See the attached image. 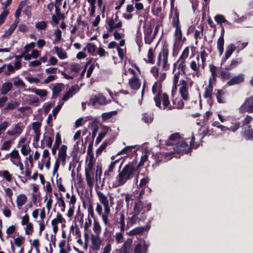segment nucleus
Returning <instances> with one entry per match:
<instances>
[{"instance_id": "nucleus-57", "label": "nucleus", "mask_w": 253, "mask_h": 253, "mask_svg": "<svg viewBox=\"0 0 253 253\" xmlns=\"http://www.w3.org/2000/svg\"><path fill=\"white\" fill-rule=\"evenodd\" d=\"M132 244V239L128 238L124 242V243L122 245V247L129 252L131 249Z\"/></svg>"}, {"instance_id": "nucleus-56", "label": "nucleus", "mask_w": 253, "mask_h": 253, "mask_svg": "<svg viewBox=\"0 0 253 253\" xmlns=\"http://www.w3.org/2000/svg\"><path fill=\"white\" fill-rule=\"evenodd\" d=\"M47 22L43 21L37 22L35 25L36 28L39 30H44L47 27Z\"/></svg>"}, {"instance_id": "nucleus-37", "label": "nucleus", "mask_w": 253, "mask_h": 253, "mask_svg": "<svg viewBox=\"0 0 253 253\" xmlns=\"http://www.w3.org/2000/svg\"><path fill=\"white\" fill-rule=\"evenodd\" d=\"M62 85L61 84H56L54 85L52 88V97L54 98H56L58 94L62 91Z\"/></svg>"}, {"instance_id": "nucleus-43", "label": "nucleus", "mask_w": 253, "mask_h": 253, "mask_svg": "<svg viewBox=\"0 0 253 253\" xmlns=\"http://www.w3.org/2000/svg\"><path fill=\"white\" fill-rule=\"evenodd\" d=\"M235 46L233 44H230L228 45L227 47L226 50L225 51V59H228L232 53L234 52V51L235 50Z\"/></svg>"}, {"instance_id": "nucleus-54", "label": "nucleus", "mask_w": 253, "mask_h": 253, "mask_svg": "<svg viewBox=\"0 0 253 253\" xmlns=\"http://www.w3.org/2000/svg\"><path fill=\"white\" fill-rule=\"evenodd\" d=\"M58 206L60 207V210L62 212H64L66 209V204L63 198L61 197L57 199Z\"/></svg>"}, {"instance_id": "nucleus-40", "label": "nucleus", "mask_w": 253, "mask_h": 253, "mask_svg": "<svg viewBox=\"0 0 253 253\" xmlns=\"http://www.w3.org/2000/svg\"><path fill=\"white\" fill-rule=\"evenodd\" d=\"M0 176L4 178L8 182H11L12 181L13 178L12 174L7 170L0 171Z\"/></svg>"}, {"instance_id": "nucleus-13", "label": "nucleus", "mask_w": 253, "mask_h": 253, "mask_svg": "<svg viewBox=\"0 0 253 253\" xmlns=\"http://www.w3.org/2000/svg\"><path fill=\"white\" fill-rule=\"evenodd\" d=\"M67 151V147L65 145H62L59 148L57 159L61 161V163L63 166H64L66 163V159L68 157Z\"/></svg>"}, {"instance_id": "nucleus-45", "label": "nucleus", "mask_w": 253, "mask_h": 253, "mask_svg": "<svg viewBox=\"0 0 253 253\" xmlns=\"http://www.w3.org/2000/svg\"><path fill=\"white\" fill-rule=\"evenodd\" d=\"M45 201H46V207L47 210L49 211L51 208L53 203L52 194H46Z\"/></svg>"}, {"instance_id": "nucleus-51", "label": "nucleus", "mask_w": 253, "mask_h": 253, "mask_svg": "<svg viewBox=\"0 0 253 253\" xmlns=\"http://www.w3.org/2000/svg\"><path fill=\"white\" fill-rule=\"evenodd\" d=\"M32 91L33 92H34L37 95H39L41 97H44V96H46L47 94V91L44 89L33 88L32 89Z\"/></svg>"}, {"instance_id": "nucleus-21", "label": "nucleus", "mask_w": 253, "mask_h": 253, "mask_svg": "<svg viewBox=\"0 0 253 253\" xmlns=\"http://www.w3.org/2000/svg\"><path fill=\"white\" fill-rule=\"evenodd\" d=\"M106 22L109 26L108 30L109 32H112L115 29L119 28L122 26V22L121 21H119L117 23H115L116 22H114L113 17H112L111 19L107 20Z\"/></svg>"}, {"instance_id": "nucleus-5", "label": "nucleus", "mask_w": 253, "mask_h": 253, "mask_svg": "<svg viewBox=\"0 0 253 253\" xmlns=\"http://www.w3.org/2000/svg\"><path fill=\"white\" fill-rule=\"evenodd\" d=\"M187 79L188 80L187 82L184 80H181L180 81L179 85V92L180 94L182 99L184 100H187L189 98V87H191L193 84V81L190 79L187 78Z\"/></svg>"}, {"instance_id": "nucleus-28", "label": "nucleus", "mask_w": 253, "mask_h": 253, "mask_svg": "<svg viewBox=\"0 0 253 253\" xmlns=\"http://www.w3.org/2000/svg\"><path fill=\"white\" fill-rule=\"evenodd\" d=\"M6 238L8 239L10 238H13L17 233V228L16 225H11L7 227L6 229Z\"/></svg>"}, {"instance_id": "nucleus-46", "label": "nucleus", "mask_w": 253, "mask_h": 253, "mask_svg": "<svg viewBox=\"0 0 253 253\" xmlns=\"http://www.w3.org/2000/svg\"><path fill=\"white\" fill-rule=\"evenodd\" d=\"M34 158L32 153H30L27 156L25 159L24 163L26 165H27L28 167H30L31 168H32L34 166Z\"/></svg>"}, {"instance_id": "nucleus-27", "label": "nucleus", "mask_w": 253, "mask_h": 253, "mask_svg": "<svg viewBox=\"0 0 253 253\" xmlns=\"http://www.w3.org/2000/svg\"><path fill=\"white\" fill-rule=\"evenodd\" d=\"M78 91V88L76 86H72L63 95L62 100L64 101H67L70 98L72 97L74 94Z\"/></svg>"}, {"instance_id": "nucleus-38", "label": "nucleus", "mask_w": 253, "mask_h": 253, "mask_svg": "<svg viewBox=\"0 0 253 253\" xmlns=\"http://www.w3.org/2000/svg\"><path fill=\"white\" fill-rule=\"evenodd\" d=\"M21 153L24 156H27L32 153V150L28 144H23L21 146Z\"/></svg>"}, {"instance_id": "nucleus-41", "label": "nucleus", "mask_w": 253, "mask_h": 253, "mask_svg": "<svg viewBox=\"0 0 253 253\" xmlns=\"http://www.w3.org/2000/svg\"><path fill=\"white\" fill-rule=\"evenodd\" d=\"M21 132V127H13L11 130L7 131V134L10 136L16 137L19 135Z\"/></svg>"}, {"instance_id": "nucleus-59", "label": "nucleus", "mask_w": 253, "mask_h": 253, "mask_svg": "<svg viewBox=\"0 0 253 253\" xmlns=\"http://www.w3.org/2000/svg\"><path fill=\"white\" fill-rule=\"evenodd\" d=\"M40 127H33L35 135L34 137V141L37 143L39 140L41 135L40 133Z\"/></svg>"}, {"instance_id": "nucleus-42", "label": "nucleus", "mask_w": 253, "mask_h": 253, "mask_svg": "<svg viewBox=\"0 0 253 253\" xmlns=\"http://www.w3.org/2000/svg\"><path fill=\"white\" fill-rule=\"evenodd\" d=\"M92 230L94 234L100 235L101 231V226L99 222L96 219L93 220Z\"/></svg>"}, {"instance_id": "nucleus-22", "label": "nucleus", "mask_w": 253, "mask_h": 253, "mask_svg": "<svg viewBox=\"0 0 253 253\" xmlns=\"http://www.w3.org/2000/svg\"><path fill=\"white\" fill-rule=\"evenodd\" d=\"M244 75L243 74H239L236 76L233 77L227 83L228 85L231 86L242 83L244 81Z\"/></svg>"}, {"instance_id": "nucleus-60", "label": "nucleus", "mask_w": 253, "mask_h": 253, "mask_svg": "<svg viewBox=\"0 0 253 253\" xmlns=\"http://www.w3.org/2000/svg\"><path fill=\"white\" fill-rule=\"evenodd\" d=\"M153 118L151 115H149L148 114H144L142 120L146 123L147 124H149L152 122Z\"/></svg>"}, {"instance_id": "nucleus-12", "label": "nucleus", "mask_w": 253, "mask_h": 253, "mask_svg": "<svg viewBox=\"0 0 253 253\" xmlns=\"http://www.w3.org/2000/svg\"><path fill=\"white\" fill-rule=\"evenodd\" d=\"M240 113L253 112V96L247 98L239 108Z\"/></svg>"}, {"instance_id": "nucleus-26", "label": "nucleus", "mask_w": 253, "mask_h": 253, "mask_svg": "<svg viewBox=\"0 0 253 253\" xmlns=\"http://www.w3.org/2000/svg\"><path fill=\"white\" fill-rule=\"evenodd\" d=\"M88 121L86 118H81L77 120L75 123L76 126H80L83 125H87L86 123ZM88 126H90V123L87 124ZM91 126H97V122L95 120L91 122Z\"/></svg>"}, {"instance_id": "nucleus-47", "label": "nucleus", "mask_w": 253, "mask_h": 253, "mask_svg": "<svg viewBox=\"0 0 253 253\" xmlns=\"http://www.w3.org/2000/svg\"><path fill=\"white\" fill-rule=\"evenodd\" d=\"M54 49L59 58L64 59L67 58V55L66 53L65 52L62 48H59L58 46H55L54 47Z\"/></svg>"}, {"instance_id": "nucleus-7", "label": "nucleus", "mask_w": 253, "mask_h": 253, "mask_svg": "<svg viewBox=\"0 0 253 253\" xmlns=\"http://www.w3.org/2000/svg\"><path fill=\"white\" fill-rule=\"evenodd\" d=\"M13 241H10L11 248L13 252H14V246L20 249V253H22L24 251L23 246L25 243V238L22 235L17 233L13 238Z\"/></svg>"}, {"instance_id": "nucleus-44", "label": "nucleus", "mask_w": 253, "mask_h": 253, "mask_svg": "<svg viewBox=\"0 0 253 253\" xmlns=\"http://www.w3.org/2000/svg\"><path fill=\"white\" fill-rule=\"evenodd\" d=\"M87 132V129H84L83 130H80L77 131L74 136V140H83L81 138V136L84 135L85 134H86Z\"/></svg>"}, {"instance_id": "nucleus-16", "label": "nucleus", "mask_w": 253, "mask_h": 253, "mask_svg": "<svg viewBox=\"0 0 253 253\" xmlns=\"http://www.w3.org/2000/svg\"><path fill=\"white\" fill-rule=\"evenodd\" d=\"M6 157L9 158L10 162L14 165L22 161L19 153L16 149L12 150L10 153L7 154Z\"/></svg>"}, {"instance_id": "nucleus-29", "label": "nucleus", "mask_w": 253, "mask_h": 253, "mask_svg": "<svg viewBox=\"0 0 253 253\" xmlns=\"http://www.w3.org/2000/svg\"><path fill=\"white\" fill-rule=\"evenodd\" d=\"M190 67L191 69L196 73V75L198 77L199 76V56L198 55L195 60H193L190 64Z\"/></svg>"}, {"instance_id": "nucleus-3", "label": "nucleus", "mask_w": 253, "mask_h": 253, "mask_svg": "<svg viewBox=\"0 0 253 253\" xmlns=\"http://www.w3.org/2000/svg\"><path fill=\"white\" fill-rule=\"evenodd\" d=\"M151 208L150 203L144 204L140 201L135 203L132 213V215L127 219V226L129 227L133 224L139 223L143 219V214L149 211Z\"/></svg>"}, {"instance_id": "nucleus-17", "label": "nucleus", "mask_w": 253, "mask_h": 253, "mask_svg": "<svg viewBox=\"0 0 253 253\" xmlns=\"http://www.w3.org/2000/svg\"><path fill=\"white\" fill-rule=\"evenodd\" d=\"M90 101L91 102L93 106H95L97 104L101 105L106 104V98L104 96L101 94L92 96L90 99Z\"/></svg>"}, {"instance_id": "nucleus-10", "label": "nucleus", "mask_w": 253, "mask_h": 253, "mask_svg": "<svg viewBox=\"0 0 253 253\" xmlns=\"http://www.w3.org/2000/svg\"><path fill=\"white\" fill-rule=\"evenodd\" d=\"M87 156L86 158V166L85 168V172H92V170L95 164V159L94 154L91 150L87 149Z\"/></svg>"}, {"instance_id": "nucleus-20", "label": "nucleus", "mask_w": 253, "mask_h": 253, "mask_svg": "<svg viewBox=\"0 0 253 253\" xmlns=\"http://www.w3.org/2000/svg\"><path fill=\"white\" fill-rule=\"evenodd\" d=\"M160 99L161 101H162L163 102L164 109H165L166 107H168V110H171L173 108V106H169L170 104L169 97L166 93H164L162 94V92L160 96ZM159 108H161V106Z\"/></svg>"}, {"instance_id": "nucleus-55", "label": "nucleus", "mask_w": 253, "mask_h": 253, "mask_svg": "<svg viewBox=\"0 0 253 253\" xmlns=\"http://www.w3.org/2000/svg\"><path fill=\"white\" fill-rule=\"evenodd\" d=\"M111 251L112 245L110 242H108L101 249L100 253H111Z\"/></svg>"}, {"instance_id": "nucleus-52", "label": "nucleus", "mask_w": 253, "mask_h": 253, "mask_svg": "<svg viewBox=\"0 0 253 253\" xmlns=\"http://www.w3.org/2000/svg\"><path fill=\"white\" fill-rule=\"evenodd\" d=\"M18 22V21H15L14 23L11 25L9 29L5 32L4 36H9L17 26Z\"/></svg>"}, {"instance_id": "nucleus-39", "label": "nucleus", "mask_w": 253, "mask_h": 253, "mask_svg": "<svg viewBox=\"0 0 253 253\" xmlns=\"http://www.w3.org/2000/svg\"><path fill=\"white\" fill-rule=\"evenodd\" d=\"M242 62V59L241 58L238 59L232 60L229 65H228L225 67V69L226 71H230L234 68H236L238 64Z\"/></svg>"}, {"instance_id": "nucleus-50", "label": "nucleus", "mask_w": 253, "mask_h": 253, "mask_svg": "<svg viewBox=\"0 0 253 253\" xmlns=\"http://www.w3.org/2000/svg\"><path fill=\"white\" fill-rule=\"evenodd\" d=\"M244 130V135L246 139H251L253 138V131L250 127H245Z\"/></svg>"}, {"instance_id": "nucleus-49", "label": "nucleus", "mask_w": 253, "mask_h": 253, "mask_svg": "<svg viewBox=\"0 0 253 253\" xmlns=\"http://www.w3.org/2000/svg\"><path fill=\"white\" fill-rule=\"evenodd\" d=\"M180 72H178L174 74L173 78L172 90H176L177 89V83L179 79Z\"/></svg>"}, {"instance_id": "nucleus-30", "label": "nucleus", "mask_w": 253, "mask_h": 253, "mask_svg": "<svg viewBox=\"0 0 253 253\" xmlns=\"http://www.w3.org/2000/svg\"><path fill=\"white\" fill-rule=\"evenodd\" d=\"M13 88V84L9 82H7L3 83L1 87V94L2 95H6L7 93Z\"/></svg>"}, {"instance_id": "nucleus-2", "label": "nucleus", "mask_w": 253, "mask_h": 253, "mask_svg": "<svg viewBox=\"0 0 253 253\" xmlns=\"http://www.w3.org/2000/svg\"><path fill=\"white\" fill-rule=\"evenodd\" d=\"M138 170L136 160L128 163L122 169L119 170L115 180L113 182V187H118L124 185L127 180L134 176L135 172Z\"/></svg>"}, {"instance_id": "nucleus-19", "label": "nucleus", "mask_w": 253, "mask_h": 253, "mask_svg": "<svg viewBox=\"0 0 253 253\" xmlns=\"http://www.w3.org/2000/svg\"><path fill=\"white\" fill-rule=\"evenodd\" d=\"M129 85L133 90H138L141 86V82L139 79L136 77L130 78L128 82Z\"/></svg>"}, {"instance_id": "nucleus-32", "label": "nucleus", "mask_w": 253, "mask_h": 253, "mask_svg": "<svg viewBox=\"0 0 253 253\" xmlns=\"http://www.w3.org/2000/svg\"><path fill=\"white\" fill-rule=\"evenodd\" d=\"M169 55V50L167 48H163L162 49V67L166 68L169 66L168 57Z\"/></svg>"}, {"instance_id": "nucleus-25", "label": "nucleus", "mask_w": 253, "mask_h": 253, "mask_svg": "<svg viewBox=\"0 0 253 253\" xmlns=\"http://www.w3.org/2000/svg\"><path fill=\"white\" fill-rule=\"evenodd\" d=\"M149 229V226H148L137 227L129 231L127 233V234L129 236H134L136 235L142 234L145 230H148Z\"/></svg>"}, {"instance_id": "nucleus-4", "label": "nucleus", "mask_w": 253, "mask_h": 253, "mask_svg": "<svg viewBox=\"0 0 253 253\" xmlns=\"http://www.w3.org/2000/svg\"><path fill=\"white\" fill-rule=\"evenodd\" d=\"M166 76L167 74L166 73L163 72L159 73L157 77L158 81L155 82L152 86V90L154 95V100L156 103V105L158 107H160L161 106L160 96L162 93L161 82L165 80Z\"/></svg>"}, {"instance_id": "nucleus-6", "label": "nucleus", "mask_w": 253, "mask_h": 253, "mask_svg": "<svg viewBox=\"0 0 253 253\" xmlns=\"http://www.w3.org/2000/svg\"><path fill=\"white\" fill-rule=\"evenodd\" d=\"M21 224L23 226L25 234L31 236L34 231V224L30 221V217L28 214H25L21 217Z\"/></svg>"}, {"instance_id": "nucleus-34", "label": "nucleus", "mask_w": 253, "mask_h": 253, "mask_svg": "<svg viewBox=\"0 0 253 253\" xmlns=\"http://www.w3.org/2000/svg\"><path fill=\"white\" fill-rule=\"evenodd\" d=\"M85 176L86 183L88 187L90 189H92L94 181L93 173L90 172H85Z\"/></svg>"}, {"instance_id": "nucleus-62", "label": "nucleus", "mask_w": 253, "mask_h": 253, "mask_svg": "<svg viewBox=\"0 0 253 253\" xmlns=\"http://www.w3.org/2000/svg\"><path fill=\"white\" fill-rule=\"evenodd\" d=\"M189 52V48L188 47H186L185 48L184 50L183 51L181 55L179 57V60H185V59L188 57Z\"/></svg>"}, {"instance_id": "nucleus-61", "label": "nucleus", "mask_w": 253, "mask_h": 253, "mask_svg": "<svg viewBox=\"0 0 253 253\" xmlns=\"http://www.w3.org/2000/svg\"><path fill=\"white\" fill-rule=\"evenodd\" d=\"M87 49V51L90 53H93L95 51V46L94 44L89 43L87 44L86 46L84 48V50Z\"/></svg>"}, {"instance_id": "nucleus-14", "label": "nucleus", "mask_w": 253, "mask_h": 253, "mask_svg": "<svg viewBox=\"0 0 253 253\" xmlns=\"http://www.w3.org/2000/svg\"><path fill=\"white\" fill-rule=\"evenodd\" d=\"M91 242L93 251H98L100 249L102 242L99 235L91 234Z\"/></svg>"}, {"instance_id": "nucleus-24", "label": "nucleus", "mask_w": 253, "mask_h": 253, "mask_svg": "<svg viewBox=\"0 0 253 253\" xmlns=\"http://www.w3.org/2000/svg\"><path fill=\"white\" fill-rule=\"evenodd\" d=\"M27 196L24 194H20L17 196L16 203L18 209H21V207L27 203Z\"/></svg>"}, {"instance_id": "nucleus-11", "label": "nucleus", "mask_w": 253, "mask_h": 253, "mask_svg": "<svg viewBox=\"0 0 253 253\" xmlns=\"http://www.w3.org/2000/svg\"><path fill=\"white\" fill-rule=\"evenodd\" d=\"M59 224H61L62 227H65L66 220L61 213H58L56 216L51 221L52 230L54 233H56L58 230V225Z\"/></svg>"}, {"instance_id": "nucleus-15", "label": "nucleus", "mask_w": 253, "mask_h": 253, "mask_svg": "<svg viewBox=\"0 0 253 253\" xmlns=\"http://www.w3.org/2000/svg\"><path fill=\"white\" fill-rule=\"evenodd\" d=\"M95 211L97 212L98 214L101 216L104 225L106 226H109L110 223L109 222V216L110 214H105V211L104 210V212H102V207L101 204H97Z\"/></svg>"}, {"instance_id": "nucleus-1", "label": "nucleus", "mask_w": 253, "mask_h": 253, "mask_svg": "<svg viewBox=\"0 0 253 253\" xmlns=\"http://www.w3.org/2000/svg\"><path fill=\"white\" fill-rule=\"evenodd\" d=\"M238 127H233L231 131L234 132ZM227 130H230L228 127H199L193 133L191 139H182L177 143L174 148V153H187L191 149H196L199 146V142L207 135H220Z\"/></svg>"}, {"instance_id": "nucleus-8", "label": "nucleus", "mask_w": 253, "mask_h": 253, "mask_svg": "<svg viewBox=\"0 0 253 253\" xmlns=\"http://www.w3.org/2000/svg\"><path fill=\"white\" fill-rule=\"evenodd\" d=\"M44 166L47 170L49 169L50 168V153L47 149H44L43 151L42 159L38 162V168L39 169L42 170Z\"/></svg>"}, {"instance_id": "nucleus-63", "label": "nucleus", "mask_w": 253, "mask_h": 253, "mask_svg": "<svg viewBox=\"0 0 253 253\" xmlns=\"http://www.w3.org/2000/svg\"><path fill=\"white\" fill-rule=\"evenodd\" d=\"M150 181V178L148 176H145L140 179L139 184V187H143L145 186Z\"/></svg>"}, {"instance_id": "nucleus-53", "label": "nucleus", "mask_w": 253, "mask_h": 253, "mask_svg": "<svg viewBox=\"0 0 253 253\" xmlns=\"http://www.w3.org/2000/svg\"><path fill=\"white\" fill-rule=\"evenodd\" d=\"M118 112L117 111H113L107 113H103L102 114V118L103 120H107L110 118H111L113 116L116 115L117 114Z\"/></svg>"}, {"instance_id": "nucleus-35", "label": "nucleus", "mask_w": 253, "mask_h": 253, "mask_svg": "<svg viewBox=\"0 0 253 253\" xmlns=\"http://www.w3.org/2000/svg\"><path fill=\"white\" fill-rule=\"evenodd\" d=\"M120 217L117 218V222L120 224V230L123 232L125 229V217L123 211L119 214Z\"/></svg>"}, {"instance_id": "nucleus-36", "label": "nucleus", "mask_w": 253, "mask_h": 253, "mask_svg": "<svg viewBox=\"0 0 253 253\" xmlns=\"http://www.w3.org/2000/svg\"><path fill=\"white\" fill-rule=\"evenodd\" d=\"M147 247L145 243L144 242L143 244H138L136 245L134 249V253H146L147 251Z\"/></svg>"}, {"instance_id": "nucleus-18", "label": "nucleus", "mask_w": 253, "mask_h": 253, "mask_svg": "<svg viewBox=\"0 0 253 253\" xmlns=\"http://www.w3.org/2000/svg\"><path fill=\"white\" fill-rule=\"evenodd\" d=\"M169 139L171 142H167V145H173L174 144L176 145L177 143L180 141L182 138L179 133L175 132L170 134L169 137Z\"/></svg>"}, {"instance_id": "nucleus-31", "label": "nucleus", "mask_w": 253, "mask_h": 253, "mask_svg": "<svg viewBox=\"0 0 253 253\" xmlns=\"http://www.w3.org/2000/svg\"><path fill=\"white\" fill-rule=\"evenodd\" d=\"M153 28L151 27L146 28L145 30V40L146 42L150 43L155 38V35H153Z\"/></svg>"}, {"instance_id": "nucleus-64", "label": "nucleus", "mask_w": 253, "mask_h": 253, "mask_svg": "<svg viewBox=\"0 0 253 253\" xmlns=\"http://www.w3.org/2000/svg\"><path fill=\"white\" fill-rule=\"evenodd\" d=\"M108 143L107 141H105L100 146V147L96 150V153L97 155H100L102 152L106 148Z\"/></svg>"}, {"instance_id": "nucleus-23", "label": "nucleus", "mask_w": 253, "mask_h": 253, "mask_svg": "<svg viewBox=\"0 0 253 253\" xmlns=\"http://www.w3.org/2000/svg\"><path fill=\"white\" fill-rule=\"evenodd\" d=\"M59 253H69L71 248L69 244L66 243L65 239L61 240L59 243Z\"/></svg>"}, {"instance_id": "nucleus-9", "label": "nucleus", "mask_w": 253, "mask_h": 253, "mask_svg": "<svg viewBox=\"0 0 253 253\" xmlns=\"http://www.w3.org/2000/svg\"><path fill=\"white\" fill-rule=\"evenodd\" d=\"M96 194L100 204L103 206L105 214H110L111 210L107 196L101 191H97Z\"/></svg>"}, {"instance_id": "nucleus-33", "label": "nucleus", "mask_w": 253, "mask_h": 253, "mask_svg": "<svg viewBox=\"0 0 253 253\" xmlns=\"http://www.w3.org/2000/svg\"><path fill=\"white\" fill-rule=\"evenodd\" d=\"M223 37L224 34L223 33L221 34L220 37L219 38L217 42V49L218 50L220 56H221L223 54L224 50L223 46L224 43V41Z\"/></svg>"}, {"instance_id": "nucleus-48", "label": "nucleus", "mask_w": 253, "mask_h": 253, "mask_svg": "<svg viewBox=\"0 0 253 253\" xmlns=\"http://www.w3.org/2000/svg\"><path fill=\"white\" fill-rule=\"evenodd\" d=\"M91 225H92L91 219L89 217L85 218V222H84V231L85 232H86L87 233L88 232H90L89 228L91 227Z\"/></svg>"}, {"instance_id": "nucleus-58", "label": "nucleus", "mask_w": 253, "mask_h": 253, "mask_svg": "<svg viewBox=\"0 0 253 253\" xmlns=\"http://www.w3.org/2000/svg\"><path fill=\"white\" fill-rule=\"evenodd\" d=\"M148 161V156L145 154L141 156L140 161L138 164L137 163V169L139 170L140 167L143 166L144 163Z\"/></svg>"}]
</instances>
